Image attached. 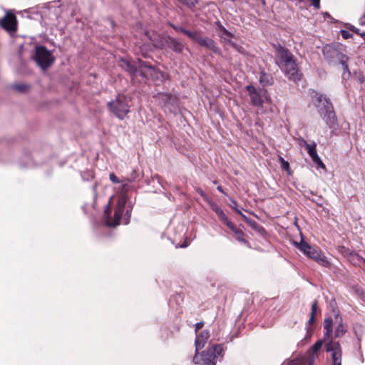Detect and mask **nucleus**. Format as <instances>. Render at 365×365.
<instances>
[{
    "instance_id": "5701e85b",
    "label": "nucleus",
    "mask_w": 365,
    "mask_h": 365,
    "mask_svg": "<svg viewBox=\"0 0 365 365\" xmlns=\"http://www.w3.org/2000/svg\"><path fill=\"white\" fill-rule=\"evenodd\" d=\"M139 68L141 69V72H143L144 69H148L149 71V74L153 76L155 73V68L148 62L145 61H139Z\"/></svg>"
},
{
    "instance_id": "3c124183",
    "label": "nucleus",
    "mask_w": 365,
    "mask_h": 365,
    "mask_svg": "<svg viewBox=\"0 0 365 365\" xmlns=\"http://www.w3.org/2000/svg\"><path fill=\"white\" fill-rule=\"evenodd\" d=\"M217 189L220 192H221L224 193L223 189H222V187L221 186H218V187H217Z\"/></svg>"
},
{
    "instance_id": "13d9d810",
    "label": "nucleus",
    "mask_w": 365,
    "mask_h": 365,
    "mask_svg": "<svg viewBox=\"0 0 365 365\" xmlns=\"http://www.w3.org/2000/svg\"><path fill=\"white\" fill-rule=\"evenodd\" d=\"M360 35L362 36H365V32H363V33L360 34Z\"/></svg>"
},
{
    "instance_id": "8fccbe9b",
    "label": "nucleus",
    "mask_w": 365,
    "mask_h": 365,
    "mask_svg": "<svg viewBox=\"0 0 365 365\" xmlns=\"http://www.w3.org/2000/svg\"><path fill=\"white\" fill-rule=\"evenodd\" d=\"M109 22H110V26H111L112 27H114V26H115V23H114V21H113L112 19H110V20L109 21Z\"/></svg>"
},
{
    "instance_id": "c9c22d12",
    "label": "nucleus",
    "mask_w": 365,
    "mask_h": 365,
    "mask_svg": "<svg viewBox=\"0 0 365 365\" xmlns=\"http://www.w3.org/2000/svg\"><path fill=\"white\" fill-rule=\"evenodd\" d=\"M198 351H197L195 350V354L193 357V359H192V361L195 364H201L202 363V359H201V356L199 357L198 356V354H197Z\"/></svg>"
},
{
    "instance_id": "4c0bfd02",
    "label": "nucleus",
    "mask_w": 365,
    "mask_h": 365,
    "mask_svg": "<svg viewBox=\"0 0 365 365\" xmlns=\"http://www.w3.org/2000/svg\"><path fill=\"white\" fill-rule=\"evenodd\" d=\"M109 178L113 183L120 182V181L118 179V178L113 173H110Z\"/></svg>"
},
{
    "instance_id": "e433bc0d",
    "label": "nucleus",
    "mask_w": 365,
    "mask_h": 365,
    "mask_svg": "<svg viewBox=\"0 0 365 365\" xmlns=\"http://www.w3.org/2000/svg\"><path fill=\"white\" fill-rule=\"evenodd\" d=\"M129 190V185H128V183H124L123 185H122V194L120 195H125L126 196V194L128 192V191ZM127 198V197H125Z\"/></svg>"
},
{
    "instance_id": "c03bdc74",
    "label": "nucleus",
    "mask_w": 365,
    "mask_h": 365,
    "mask_svg": "<svg viewBox=\"0 0 365 365\" xmlns=\"http://www.w3.org/2000/svg\"><path fill=\"white\" fill-rule=\"evenodd\" d=\"M224 36H225L227 38L230 39L231 38L234 37V34L229 31H227L226 33H225Z\"/></svg>"
},
{
    "instance_id": "9b49d317",
    "label": "nucleus",
    "mask_w": 365,
    "mask_h": 365,
    "mask_svg": "<svg viewBox=\"0 0 365 365\" xmlns=\"http://www.w3.org/2000/svg\"><path fill=\"white\" fill-rule=\"evenodd\" d=\"M1 26L9 31H16V19L14 14H6L0 21Z\"/></svg>"
},
{
    "instance_id": "393cba45",
    "label": "nucleus",
    "mask_w": 365,
    "mask_h": 365,
    "mask_svg": "<svg viewBox=\"0 0 365 365\" xmlns=\"http://www.w3.org/2000/svg\"><path fill=\"white\" fill-rule=\"evenodd\" d=\"M217 215L219 217V220L225 225H226L227 227H229L230 224H232V222H230L227 217V215L224 213L223 210H221L219 212L217 213Z\"/></svg>"
},
{
    "instance_id": "ea45409f",
    "label": "nucleus",
    "mask_w": 365,
    "mask_h": 365,
    "mask_svg": "<svg viewBox=\"0 0 365 365\" xmlns=\"http://www.w3.org/2000/svg\"><path fill=\"white\" fill-rule=\"evenodd\" d=\"M335 305H336L335 300L334 299L331 300L330 302V306L331 307L333 312L335 313L336 319L338 320L339 314L337 312H335V310H334Z\"/></svg>"
},
{
    "instance_id": "f8f14e48",
    "label": "nucleus",
    "mask_w": 365,
    "mask_h": 365,
    "mask_svg": "<svg viewBox=\"0 0 365 365\" xmlns=\"http://www.w3.org/2000/svg\"><path fill=\"white\" fill-rule=\"evenodd\" d=\"M148 35L150 40L152 41L153 46L158 48H167V44H165V41L169 38V36H160L158 34L153 33L151 35L148 32L146 34Z\"/></svg>"
},
{
    "instance_id": "f3484780",
    "label": "nucleus",
    "mask_w": 365,
    "mask_h": 365,
    "mask_svg": "<svg viewBox=\"0 0 365 365\" xmlns=\"http://www.w3.org/2000/svg\"><path fill=\"white\" fill-rule=\"evenodd\" d=\"M324 329L325 330L324 333V340H329V341L327 343L332 342V321L331 319L327 318L324 319ZM333 343H335L333 341ZM339 344V343L337 342Z\"/></svg>"
},
{
    "instance_id": "4d7b16f0",
    "label": "nucleus",
    "mask_w": 365,
    "mask_h": 365,
    "mask_svg": "<svg viewBox=\"0 0 365 365\" xmlns=\"http://www.w3.org/2000/svg\"><path fill=\"white\" fill-rule=\"evenodd\" d=\"M260 1H262V4H265V0H259Z\"/></svg>"
},
{
    "instance_id": "c756f323",
    "label": "nucleus",
    "mask_w": 365,
    "mask_h": 365,
    "mask_svg": "<svg viewBox=\"0 0 365 365\" xmlns=\"http://www.w3.org/2000/svg\"><path fill=\"white\" fill-rule=\"evenodd\" d=\"M207 202L210 205V208L215 212L217 214L222 209L217 206L216 203H215L210 198L207 201Z\"/></svg>"
},
{
    "instance_id": "b1692460",
    "label": "nucleus",
    "mask_w": 365,
    "mask_h": 365,
    "mask_svg": "<svg viewBox=\"0 0 365 365\" xmlns=\"http://www.w3.org/2000/svg\"><path fill=\"white\" fill-rule=\"evenodd\" d=\"M186 36L197 43H198L199 40L202 36L199 31L189 30H187Z\"/></svg>"
},
{
    "instance_id": "ddd939ff",
    "label": "nucleus",
    "mask_w": 365,
    "mask_h": 365,
    "mask_svg": "<svg viewBox=\"0 0 365 365\" xmlns=\"http://www.w3.org/2000/svg\"><path fill=\"white\" fill-rule=\"evenodd\" d=\"M165 43L167 44V48H170L175 53H181L183 50L182 43L176 38L169 36Z\"/></svg>"
},
{
    "instance_id": "412c9836",
    "label": "nucleus",
    "mask_w": 365,
    "mask_h": 365,
    "mask_svg": "<svg viewBox=\"0 0 365 365\" xmlns=\"http://www.w3.org/2000/svg\"><path fill=\"white\" fill-rule=\"evenodd\" d=\"M259 82L263 86L272 85L273 83L272 77L265 72H261Z\"/></svg>"
},
{
    "instance_id": "9d476101",
    "label": "nucleus",
    "mask_w": 365,
    "mask_h": 365,
    "mask_svg": "<svg viewBox=\"0 0 365 365\" xmlns=\"http://www.w3.org/2000/svg\"><path fill=\"white\" fill-rule=\"evenodd\" d=\"M327 351L331 352L333 365H341V348L338 343L330 342L326 346Z\"/></svg>"
},
{
    "instance_id": "2f4dec72",
    "label": "nucleus",
    "mask_w": 365,
    "mask_h": 365,
    "mask_svg": "<svg viewBox=\"0 0 365 365\" xmlns=\"http://www.w3.org/2000/svg\"><path fill=\"white\" fill-rule=\"evenodd\" d=\"M316 147H317V145L315 143H313L312 144L307 145L306 148L307 150V152H308L309 156H311L312 155H313L314 153H315L317 152Z\"/></svg>"
},
{
    "instance_id": "dca6fc26",
    "label": "nucleus",
    "mask_w": 365,
    "mask_h": 365,
    "mask_svg": "<svg viewBox=\"0 0 365 365\" xmlns=\"http://www.w3.org/2000/svg\"><path fill=\"white\" fill-rule=\"evenodd\" d=\"M209 337L210 332L207 330H204L199 335L196 336L195 345L197 351L202 349L205 346Z\"/></svg>"
},
{
    "instance_id": "79ce46f5",
    "label": "nucleus",
    "mask_w": 365,
    "mask_h": 365,
    "mask_svg": "<svg viewBox=\"0 0 365 365\" xmlns=\"http://www.w3.org/2000/svg\"><path fill=\"white\" fill-rule=\"evenodd\" d=\"M204 326V323L202 322H197L195 324V333L197 332V331L199 329H200L201 328H202V327Z\"/></svg>"
},
{
    "instance_id": "f704fd0d",
    "label": "nucleus",
    "mask_w": 365,
    "mask_h": 365,
    "mask_svg": "<svg viewBox=\"0 0 365 365\" xmlns=\"http://www.w3.org/2000/svg\"><path fill=\"white\" fill-rule=\"evenodd\" d=\"M196 192L207 202L210 197L200 187L195 188Z\"/></svg>"
},
{
    "instance_id": "864d4df0",
    "label": "nucleus",
    "mask_w": 365,
    "mask_h": 365,
    "mask_svg": "<svg viewBox=\"0 0 365 365\" xmlns=\"http://www.w3.org/2000/svg\"><path fill=\"white\" fill-rule=\"evenodd\" d=\"M359 258L360 259V260L364 263L365 264V259H364L363 257H359Z\"/></svg>"
},
{
    "instance_id": "a19ab883",
    "label": "nucleus",
    "mask_w": 365,
    "mask_h": 365,
    "mask_svg": "<svg viewBox=\"0 0 365 365\" xmlns=\"http://www.w3.org/2000/svg\"><path fill=\"white\" fill-rule=\"evenodd\" d=\"M312 2V6L317 9H319L320 7V0H310Z\"/></svg>"
},
{
    "instance_id": "7c9ffc66",
    "label": "nucleus",
    "mask_w": 365,
    "mask_h": 365,
    "mask_svg": "<svg viewBox=\"0 0 365 365\" xmlns=\"http://www.w3.org/2000/svg\"><path fill=\"white\" fill-rule=\"evenodd\" d=\"M207 202L210 205V208L215 212L217 214L222 209L217 206L216 203H215L210 198L207 201Z\"/></svg>"
},
{
    "instance_id": "5fc2aeb1",
    "label": "nucleus",
    "mask_w": 365,
    "mask_h": 365,
    "mask_svg": "<svg viewBox=\"0 0 365 365\" xmlns=\"http://www.w3.org/2000/svg\"><path fill=\"white\" fill-rule=\"evenodd\" d=\"M126 215H128V217H130V210H128L126 211Z\"/></svg>"
},
{
    "instance_id": "cd10ccee",
    "label": "nucleus",
    "mask_w": 365,
    "mask_h": 365,
    "mask_svg": "<svg viewBox=\"0 0 365 365\" xmlns=\"http://www.w3.org/2000/svg\"><path fill=\"white\" fill-rule=\"evenodd\" d=\"M29 86L24 83H17L13 86V88L20 93L26 91L29 88Z\"/></svg>"
},
{
    "instance_id": "6e6d98bb",
    "label": "nucleus",
    "mask_w": 365,
    "mask_h": 365,
    "mask_svg": "<svg viewBox=\"0 0 365 365\" xmlns=\"http://www.w3.org/2000/svg\"><path fill=\"white\" fill-rule=\"evenodd\" d=\"M133 180H134V178H132L131 179H126V181L128 182H132Z\"/></svg>"
},
{
    "instance_id": "37998d69",
    "label": "nucleus",
    "mask_w": 365,
    "mask_h": 365,
    "mask_svg": "<svg viewBox=\"0 0 365 365\" xmlns=\"http://www.w3.org/2000/svg\"><path fill=\"white\" fill-rule=\"evenodd\" d=\"M317 302H314L312 305V312H311V314H316V312H317Z\"/></svg>"
},
{
    "instance_id": "6ab92c4d",
    "label": "nucleus",
    "mask_w": 365,
    "mask_h": 365,
    "mask_svg": "<svg viewBox=\"0 0 365 365\" xmlns=\"http://www.w3.org/2000/svg\"><path fill=\"white\" fill-rule=\"evenodd\" d=\"M235 234V238L237 241H239L240 242H242L243 244H245V245L250 247V244L248 242V241H247L245 237H244V233L243 232L238 229L235 225L234 223H232V224H230L229 225V227H228Z\"/></svg>"
},
{
    "instance_id": "4468645a",
    "label": "nucleus",
    "mask_w": 365,
    "mask_h": 365,
    "mask_svg": "<svg viewBox=\"0 0 365 365\" xmlns=\"http://www.w3.org/2000/svg\"><path fill=\"white\" fill-rule=\"evenodd\" d=\"M218 28L220 29V37L227 44L231 46L233 48H235L236 51H237L240 53H243L244 48L237 45L236 43L233 42L231 39L227 38L225 36H224L225 33L227 32V29L221 25L219 22L217 23Z\"/></svg>"
},
{
    "instance_id": "09e8293b",
    "label": "nucleus",
    "mask_w": 365,
    "mask_h": 365,
    "mask_svg": "<svg viewBox=\"0 0 365 365\" xmlns=\"http://www.w3.org/2000/svg\"><path fill=\"white\" fill-rule=\"evenodd\" d=\"M343 37L347 38L348 37V32L343 31Z\"/></svg>"
},
{
    "instance_id": "0eeeda50",
    "label": "nucleus",
    "mask_w": 365,
    "mask_h": 365,
    "mask_svg": "<svg viewBox=\"0 0 365 365\" xmlns=\"http://www.w3.org/2000/svg\"><path fill=\"white\" fill-rule=\"evenodd\" d=\"M127 202V199L125 195H120L118 198L116 207L114 212L113 219L110 217V207L108 205L105 210L106 220L105 222L108 227H116L120 224L123 212Z\"/></svg>"
},
{
    "instance_id": "7ed1b4c3",
    "label": "nucleus",
    "mask_w": 365,
    "mask_h": 365,
    "mask_svg": "<svg viewBox=\"0 0 365 365\" xmlns=\"http://www.w3.org/2000/svg\"><path fill=\"white\" fill-rule=\"evenodd\" d=\"M322 53L324 58L328 63L334 65L340 63L342 65L344 70L349 73L346 63L348 57L342 53L335 46L326 45L322 49Z\"/></svg>"
},
{
    "instance_id": "bb28decb",
    "label": "nucleus",
    "mask_w": 365,
    "mask_h": 365,
    "mask_svg": "<svg viewBox=\"0 0 365 365\" xmlns=\"http://www.w3.org/2000/svg\"><path fill=\"white\" fill-rule=\"evenodd\" d=\"M308 356H307L306 365H314L317 357V354L314 353H307Z\"/></svg>"
},
{
    "instance_id": "bf43d9fd",
    "label": "nucleus",
    "mask_w": 365,
    "mask_h": 365,
    "mask_svg": "<svg viewBox=\"0 0 365 365\" xmlns=\"http://www.w3.org/2000/svg\"><path fill=\"white\" fill-rule=\"evenodd\" d=\"M187 247V245H185V244L181 245V247Z\"/></svg>"
},
{
    "instance_id": "1a4fd4ad",
    "label": "nucleus",
    "mask_w": 365,
    "mask_h": 365,
    "mask_svg": "<svg viewBox=\"0 0 365 365\" xmlns=\"http://www.w3.org/2000/svg\"><path fill=\"white\" fill-rule=\"evenodd\" d=\"M223 349L220 344L212 345L202 353L201 359L203 365H216V359L222 353Z\"/></svg>"
},
{
    "instance_id": "a18cd8bd",
    "label": "nucleus",
    "mask_w": 365,
    "mask_h": 365,
    "mask_svg": "<svg viewBox=\"0 0 365 365\" xmlns=\"http://www.w3.org/2000/svg\"><path fill=\"white\" fill-rule=\"evenodd\" d=\"M307 145H309V143H307V141H306L305 140H304V139L300 140V141H299V145H300L301 147L304 146V147L306 148V147H307Z\"/></svg>"
},
{
    "instance_id": "423d86ee",
    "label": "nucleus",
    "mask_w": 365,
    "mask_h": 365,
    "mask_svg": "<svg viewBox=\"0 0 365 365\" xmlns=\"http://www.w3.org/2000/svg\"><path fill=\"white\" fill-rule=\"evenodd\" d=\"M299 250L309 258L313 259L323 267H327L330 265L327 257L322 253L321 250L311 247L307 242L302 240L299 243H296Z\"/></svg>"
},
{
    "instance_id": "a878e982",
    "label": "nucleus",
    "mask_w": 365,
    "mask_h": 365,
    "mask_svg": "<svg viewBox=\"0 0 365 365\" xmlns=\"http://www.w3.org/2000/svg\"><path fill=\"white\" fill-rule=\"evenodd\" d=\"M310 157L315 164H317V165L320 166L322 168H325V165L320 159L319 156L318 155L317 152L312 155Z\"/></svg>"
},
{
    "instance_id": "58836bf2",
    "label": "nucleus",
    "mask_w": 365,
    "mask_h": 365,
    "mask_svg": "<svg viewBox=\"0 0 365 365\" xmlns=\"http://www.w3.org/2000/svg\"><path fill=\"white\" fill-rule=\"evenodd\" d=\"M174 29L176 31H178V32H180L185 35H186L187 32V30L184 29L183 27H181V26H173Z\"/></svg>"
},
{
    "instance_id": "a211bd4d",
    "label": "nucleus",
    "mask_w": 365,
    "mask_h": 365,
    "mask_svg": "<svg viewBox=\"0 0 365 365\" xmlns=\"http://www.w3.org/2000/svg\"><path fill=\"white\" fill-rule=\"evenodd\" d=\"M120 67L129 73L130 75H135L138 72V69L130 61L121 59L119 63Z\"/></svg>"
},
{
    "instance_id": "49530a36",
    "label": "nucleus",
    "mask_w": 365,
    "mask_h": 365,
    "mask_svg": "<svg viewBox=\"0 0 365 365\" xmlns=\"http://www.w3.org/2000/svg\"><path fill=\"white\" fill-rule=\"evenodd\" d=\"M314 319H315V315H314V314H311L310 318H309V322H309L310 324H312L314 322Z\"/></svg>"
},
{
    "instance_id": "2eb2a0df",
    "label": "nucleus",
    "mask_w": 365,
    "mask_h": 365,
    "mask_svg": "<svg viewBox=\"0 0 365 365\" xmlns=\"http://www.w3.org/2000/svg\"><path fill=\"white\" fill-rule=\"evenodd\" d=\"M200 46L205 47L214 53H219L220 48L217 43L210 38L201 36L197 43Z\"/></svg>"
},
{
    "instance_id": "603ef678",
    "label": "nucleus",
    "mask_w": 365,
    "mask_h": 365,
    "mask_svg": "<svg viewBox=\"0 0 365 365\" xmlns=\"http://www.w3.org/2000/svg\"><path fill=\"white\" fill-rule=\"evenodd\" d=\"M361 299H362V301L365 303V293H363V294H361Z\"/></svg>"
},
{
    "instance_id": "72a5a7b5",
    "label": "nucleus",
    "mask_w": 365,
    "mask_h": 365,
    "mask_svg": "<svg viewBox=\"0 0 365 365\" xmlns=\"http://www.w3.org/2000/svg\"><path fill=\"white\" fill-rule=\"evenodd\" d=\"M232 209H234L238 214H240L242 217L246 218V216L237 208V203L236 201L232 200V205H230Z\"/></svg>"
},
{
    "instance_id": "39448f33",
    "label": "nucleus",
    "mask_w": 365,
    "mask_h": 365,
    "mask_svg": "<svg viewBox=\"0 0 365 365\" xmlns=\"http://www.w3.org/2000/svg\"><path fill=\"white\" fill-rule=\"evenodd\" d=\"M250 98V103L255 107H261L264 103H271V97L267 89L256 88L252 85H247L245 87Z\"/></svg>"
},
{
    "instance_id": "c85d7f7f",
    "label": "nucleus",
    "mask_w": 365,
    "mask_h": 365,
    "mask_svg": "<svg viewBox=\"0 0 365 365\" xmlns=\"http://www.w3.org/2000/svg\"><path fill=\"white\" fill-rule=\"evenodd\" d=\"M322 341H317L312 347L311 350L309 351V353H314V354H317L318 351L322 348Z\"/></svg>"
},
{
    "instance_id": "de8ad7c7",
    "label": "nucleus",
    "mask_w": 365,
    "mask_h": 365,
    "mask_svg": "<svg viewBox=\"0 0 365 365\" xmlns=\"http://www.w3.org/2000/svg\"><path fill=\"white\" fill-rule=\"evenodd\" d=\"M359 22H360V24L361 25H364L365 24V19H364V16L363 17H361L360 19H359Z\"/></svg>"
},
{
    "instance_id": "aec40b11",
    "label": "nucleus",
    "mask_w": 365,
    "mask_h": 365,
    "mask_svg": "<svg viewBox=\"0 0 365 365\" xmlns=\"http://www.w3.org/2000/svg\"><path fill=\"white\" fill-rule=\"evenodd\" d=\"M339 324L335 329L334 334L336 337H341L346 332V327L342 323V319L339 317Z\"/></svg>"
},
{
    "instance_id": "6e6552de",
    "label": "nucleus",
    "mask_w": 365,
    "mask_h": 365,
    "mask_svg": "<svg viewBox=\"0 0 365 365\" xmlns=\"http://www.w3.org/2000/svg\"><path fill=\"white\" fill-rule=\"evenodd\" d=\"M33 58L43 70L48 68L55 61L51 53L43 46H36Z\"/></svg>"
},
{
    "instance_id": "f257e3e1",
    "label": "nucleus",
    "mask_w": 365,
    "mask_h": 365,
    "mask_svg": "<svg viewBox=\"0 0 365 365\" xmlns=\"http://www.w3.org/2000/svg\"><path fill=\"white\" fill-rule=\"evenodd\" d=\"M277 53L279 56V66L285 76L290 80L297 81L300 79L298 66L292 53L287 48L279 46Z\"/></svg>"
},
{
    "instance_id": "f03ea898",
    "label": "nucleus",
    "mask_w": 365,
    "mask_h": 365,
    "mask_svg": "<svg viewBox=\"0 0 365 365\" xmlns=\"http://www.w3.org/2000/svg\"><path fill=\"white\" fill-rule=\"evenodd\" d=\"M312 101L318 108L320 115L325 120L326 123L330 128L334 127L336 123V116L329 99L322 94L313 91L312 93Z\"/></svg>"
},
{
    "instance_id": "473e14b6",
    "label": "nucleus",
    "mask_w": 365,
    "mask_h": 365,
    "mask_svg": "<svg viewBox=\"0 0 365 365\" xmlns=\"http://www.w3.org/2000/svg\"><path fill=\"white\" fill-rule=\"evenodd\" d=\"M279 161L281 164V168L283 170H288L289 169V164L287 161L284 160L282 157L279 158Z\"/></svg>"
},
{
    "instance_id": "4be33fe9",
    "label": "nucleus",
    "mask_w": 365,
    "mask_h": 365,
    "mask_svg": "<svg viewBox=\"0 0 365 365\" xmlns=\"http://www.w3.org/2000/svg\"><path fill=\"white\" fill-rule=\"evenodd\" d=\"M307 356H300L296 359L287 361V365H306Z\"/></svg>"
},
{
    "instance_id": "20e7f679",
    "label": "nucleus",
    "mask_w": 365,
    "mask_h": 365,
    "mask_svg": "<svg viewBox=\"0 0 365 365\" xmlns=\"http://www.w3.org/2000/svg\"><path fill=\"white\" fill-rule=\"evenodd\" d=\"M130 98L125 95H118L115 100L109 102L108 106L110 111L119 119L123 120L130 111L128 103Z\"/></svg>"
}]
</instances>
